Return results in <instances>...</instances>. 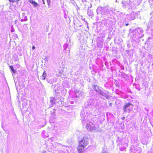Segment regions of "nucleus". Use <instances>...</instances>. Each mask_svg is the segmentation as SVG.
I'll use <instances>...</instances> for the list:
<instances>
[{"label": "nucleus", "mask_w": 153, "mask_h": 153, "mask_svg": "<svg viewBox=\"0 0 153 153\" xmlns=\"http://www.w3.org/2000/svg\"><path fill=\"white\" fill-rule=\"evenodd\" d=\"M88 138L84 137L79 142V144L86 147L88 143Z\"/></svg>", "instance_id": "obj_1"}, {"label": "nucleus", "mask_w": 153, "mask_h": 153, "mask_svg": "<svg viewBox=\"0 0 153 153\" xmlns=\"http://www.w3.org/2000/svg\"><path fill=\"white\" fill-rule=\"evenodd\" d=\"M85 147L80 145L79 144L77 147V149L78 152V153H83L84 151V149Z\"/></svg>", "instance_id": "obj_2"}, {"label": "nucleus", "mask_w": 153, "mask_h": 153, "mask_svg": "<svg viewBox=\"0 0 153 153\" xmlns=\"http://www.w3.org/2000/svg\"><path fill=\"white\" fill-rule=\"evenodd\" d=\"M93 88L96 92H98L100 94H102V90L100 89L99 87L97 85H94L93 86Z\"/></svg>", "instance_id": "obj_3"}, {"label": "nucleus", "mask_w": 153, "mask_h": 153, "mask_svg": "<svg viewBox=\"0 0 153 153\" xmlns=\"http://www.w3.org/2000/svg\"><path fill=\"white\" fill-rule=\"evenodd\" d=\"M132 106V105L130 103H128L124 105L123 107V110L124 112H126L127 110H128V107H130V106Z\"/></svg>", "instance_id": "obj_4"}, {"label": "nucleus", "mask_w": 153, "mask_h": 153, "mask_svg": "<svg viewBox=\"0 0 153 153\" xmlns=\"http://www.w3.org/2000/svg\"><path fill=\"white\" fill-rule=\"evenodd\" d=\"M47 75L46 73V72L45 71L42 76H41V77L42 79L43 80H45L46 78V76Z\"/></svg>", "instance_id": "obj_5"}, {"label": "nucleus", "mask_w": 153, "mask_h": 153, "mask_svg": "<svg viewBox=\"0 0 153 153\" xmlns=\"http://www.w3.org/2000/svg\"><path fill=\"white\" fill-rule=\"evenodd\" d=\"M9 67L11 69V72L14 74H15L16 73V71L13 68V66L12 65H10L9 66Z\"/></svg>", "instance_id": "obj_6"}, {"label": "nucleus", "mask_w": 153, "mask_h": 153, "mask_svg": "<svg viewBox=\"0 0 153 153\" xmlns=\"http://www.w3.org/2000/svg\"><path fill=\"white\" fill-rule=\"evenodd\" d=\"M29 2L33 4V5H34L35 6H36L38 4L37 3H36L35 1H34L33 0H31Z\"/></svg>", "instance_id": "obj_7"}, {"label": "nucleus", "mask_w": 153, "mask_h": 153, "mask_svg": "<svg viewBox=\"0 0 153 153\" xmlns=\"http://www.w3.org/2000/svg\"><path fill=\"white\" fill-rule=\"evenodd\" d=\"M56 100L55 98V97H51L50 102L52 103H53Z\"/></svg>", "instance_id": "obj_8"}, {"label": "nucleus", "mask_w": 153, "mask_h": 153, "mask_svg": "<svg viewBox=\"0 0 153 153\" xmlns=\"http://www.w3.org/2000/svg\"><path fill=\"white\" fill-rule=\"evenodd\" d=\"M19 0H9V1L10 2H12V3L16 2L17 3H18V2Z\"/></svg>", "instance_id": "obj_9"}, {"label": "nucleus", "mask_w": 153, "mask_h": 153, "mask_svg": "<svg viewBox=\"0 0 153 153\" xmlns=\"http://www.w3.org/2000/svg\"><path fill=\"white\" fill-rule=\"evenodd\" d=\"M47 4L48 5V6L50 7V4L51 2V0H46Z\"/></svg>", "instance_id": "obj_10"}, {"label": "nucleus", "mask_w": 153, "mask_h": 153, "mask_svg": "<svg viewBox=\"0 0 153 153\" xmlns=\"http://www.w3.org/2000/svg\"><path fill=\"white\" fill-rule=\"evenodd\" d=\"M42 1H43V3L44 4H45V1L44 0H42Z\"/></svg>", "instance_id": "obj_11"}, {"label": "nucleus", "mask_w": 153, "mask_h": 153, "mask_svg": "<svg viewBox=\"0 0 153 153\" xmlns=\"http://www.w3.org/2000/svg\"><path fill=\"white\" fill-rule=\"evenodd\" d=\"M35 49V46H32V49H33H33Z\"/></svg>", "instance_id": "obj_12"}, {"label": "nucleus", "mask_w": 153, "mask_h": 153, "mask_svg": "<svg viewBox=\"0 0 153 153\" xmlns=\"http://www.w3.org/2000/svg\"><path fill=\"white\" fill-rule=\"evenodd\" d=\"M101 153H108L106 152H101Z\"/></svg>", "instance_id": "obj_13"}, {"label": "nucleus", "mask_w": 153, "mask_h": 153, "mask_svg": "<svg viewBox=\"0 0 153 153\" xmlns=\"http://www.w3.org/2000/svg\"><path fill=\"white\" fill-rule=\"evenodd\" d=\"M128 25H129V24H128V23H127V24H126V26H128Z\"/></svg>", "instance_id": "obj_14"}, {"label": "nucleus", "mask_w": 153, "mask_h": 153, "mask_svg": "<svg viewBox=\"0 0 153 153\" xmlns=\"http://www.w3.org/2000/svg\"><path fill=\"white\" fill-rule=\"evenodd\" d=\"M124 118H125L124 117H123V119H124Z\"/></svg>", "instance_id": "obj_15"}]
</instances>
